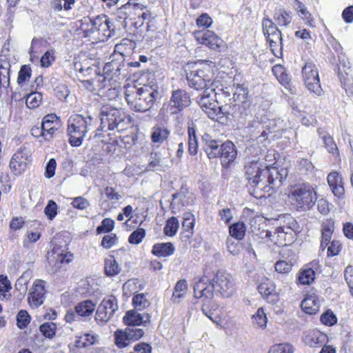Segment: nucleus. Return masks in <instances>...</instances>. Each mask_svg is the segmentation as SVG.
Returning a JSON list of instances; mask_svg holds the SVG:
<instances>
[{"label":"nucleus","instance_id":"052dcab7","mask_svg":"<svg viewBox=\"0 0 353 353\" xmlns=\"http://www.w3.org/2000/svg\"><path fill=\"white\" fill-rule=\"evenodd\" d=\"M145 236V231L143 228H138L129 236L128 241L131 244H139Z\"/></svg>","mask_w":353,"mask_h":353},{"label":"nucleus","instance_id":"2eb2a0df","mask_svg":"<svg viewBox=\"0 0 353 353\" xmlns=\"http://www.w3.org/2000/svg\"><path fill=\"white\" fill-rule=\"evenodd\" d=\"M287 175L286 169L278 170L276 168L268 166V173H266L265 183H264L266 187L265 189H262V191L269 192L270 190L280 187Z\"/></svg>","mask_w":353,"mask_h":353},{"label":"nucleus","instance_id":"e433bc0d","mask_svg":"<svg viewBox=\"0 0 353 353\" xmlns=\"http://www.w3.org/2000/svg\"><path fill=\"white\" fill-rule=\"evenodd\" d=\"M188 152L191 155H195L198 150V142L196 136V131L192 122L188 125Z\"/></svg>","mask_w":353,"mask_h":353},{"label":"nucleus","instance_id":"39448f33","mask_svg":"<svg viewBox=\"0 0 353 353\" xmlns=\"http://www.w3.org/2000/svg\"><path fill=\"white\" fill-rule=\"evenodd\" d=\"M91 117H83L82 115L76 114L68 119V135L69 143L73 147H78L82 144L83 138L89 130L91 125Z\"/></svg>","mask_w":353,"mask_h":353},{"label":"nucleus","instance_id":"f03ea898","mask_svg":"<svg viewBox=\"0 0 353 353\" xmlns=\"http://www.w3.org/2000/svg\"><path fill=\"white\" fill-rule=\"evenodd\" d=\"M100 126L94 135L95 137H103V132L108 131L122 132L130 124L131 118L125 112L108 104L103 105L100 110Z\"/></svg>","mask_w":353,"mask_h":353},{"label":"nucleus","instance_id":"3c124183","mask_svg":"<svg viewBox=\"0 0 353 353\" xmlns=\"http://www.w3.org/2000/svg\"><path fill=\"white\" fill-rule=\"evenodd\" d=\"M332 234V230L327 225L323 226L321 232V248L324 250L329 245Z\"/></svg>","mask_w":353,"mask_h":353},{"label":"nucleus","instance_id":"4d7b16f0","mask_svg":"<svg viewBox=\"0 0 353 353\" xmlns=\"http://www.w3.org/2000/svg\"><path fill=\"white\" fill-rule=\"evenodd\" d=\"M126 330L128 332V337L132 343L139 340L145 333L143 329L137 327H128Z\"/></svg>","mask_w":353,"mask_h":353},{"label":"nucleus","instance_id":"79ce46f5","mask_svg":"<svg viewBox=\"0 0 353 353\" xmlns=\"http://www.w3.org/2000/svg\"><path fill=\"white\" fill-rule=\"evenodd\" d=\"M296 10L299 13L305 23L311 27H314V21L311 14L307 10L305 6L301 1H296Z\"/></svg>","mask_w":353,"mask_h":353},{"label":"nucleus","instance_id":"4c0bfd02","mask_svg":"<svg viewBox=\"0 0 353 353\" xmlns=\"http://www.w3.org/2000/svg\"><path fill=\"white\" fill-rule=\"evenodd\" d=\"M105 272L108 276H115L120 272L121 268L113 256L105 259Z\"/></svg>","mask_w":353,"mask_h":353},{"label":"nucleus","instance_id":"4be33fe9","mask_svg":"<svg viewBox=\"0 0 353 353\" xmlns=\"http://www.w3.org/2000/svg\"><path fill=\"white\" fill-rule=\"evenodd\" d=\"M121 69L120 63L117 61H111L105 64L103 74L110 85H112V82L114 83L120 80Z\"/></svg>","mask_w":353,"mask_h":353},{"label":"nucleus","instance_id":"c03bdc74","mask_svg":"<svg viewBox=\"0 0 353 353\" xmlns=\"http://www.w3.org/2000/svg\"><path fill=\"white\" fill-rule=\"evenodd\" d=\"M75 0H53L51 1V8L55 12L68 11L72 9Z\"/></svg>","mask_w":353,"mask_h":353},{"label":"nucleus","instance_id":"393cba45","mask_svg":"<svg viewBox=\"0 0 353 353\" xmlns=\"http://www.w3.org/2000/svg\"><path fill=\"white\" fill-rule=\"evenodd\" d=\"M205 143L204 150L209 159L219 157L221 153V145L214 139H212L209 134H205L203 137Z\"/></svg>","mask_w":353,"mask_h":353},{"label":"nucleus","instance_id":"864d4df0","mask_svg":"<svg viewBox=\"0 0 353 353\" xmlns=\"http://www.w3.org/2000/svg\"><path fill=\"white\" fill-rule=\"evenodd\" d=\"M322 139L327 151L334 155L338 156L339 154V149L334 141L333 138L328 134H325L322 137Z\"/></svg>","mask_w":353,"mask_h":353},{"label":"nucleus","instance_id":"0eeeda50","mask_svg":"<svg viewBox=\"0 0 353 353\" xmlns=\"http://www.w3.org/2000/svg\"><path fill=\"white\" fill-rule=\"evenodd\" d=\"M216 86L209 87L204 90L197 97V103L210 119L218 121L223 118L224 112L223 107L219 105L216 99Z\"/></svg>","mask_w":353,"mask_h":353},{"label":"nucleus","instance_id":"5fc2aeb1","mask_svg":"<svg viewBox=\"0 0 353 353\" xmlns=\"http://www.w3.org/2000/svg\"><path fill=\"white\" fill-rule=\"evenodd\" d=\"M268 353H294V348L289 343L276 344L271 347Z\"/></svg>","mask_w":353,"mask_h":353},{"label":"nucleus","instance_id":"de8ad7c7","mask_svg":"<svg viewBox=\"0 0 353 353\" xmlns=\"http://www.w3.org/2000/svg\"><path fill=\"white\" fill-rule=\"evenodd\" d=\"M39 330L45 337L52 339L56 334L57 325L52 322H46L40 325Z\"/></svg>","mask_w":353,"mask_h":353},{"label":"nucleus","instance_id":"49530a36","mask_svg":"<svg viewBox=\"0 0 353 353\" xmlns=\"http://www.w3.org/2000/svg\"><path fill=\"white\" fill-rule=\"evenodd\" d=\"M263 32L265 37H270V35L279 30L274 23L265 15L262 21Z\"/></svg>","mask_w":353,"mask_h":353},{"label":"nucleus","instance_id":"69168bd1","mask_svg":"<svg viewBox=\"0 0 353 353\" xmlns=\"http://www.w3.org/2000/svg\"><path fill=\"white\" fill-rule=\"evenodd\" d=\"M17 325L22 329L26 327L30 321V316L26 310H21L17 316Z\"/></svg>","mask_w":353,"mask_h":353},{"label":"nucleus","instance_id":"a18cd8bd","mask_svg":"<svg viewBox=\"0 0 353 353\" xmlns=\"http://www.w3.org/2000/svg\"><path fill=\"white\" fill-rule=\"evenodd\" d=\"M179 227V223L178 219L174 216H172L166 221V224L163 229L164 233L166 236H173L176 234Z\"/></svg>","mask_w":353,"mask_h":353},{"label":"nucleus","instance_id":"58836bf2","mask_svg":"<svg viewBox=\"0 0 353 353\" xmlns=\"http://www.w3.org/2000/svg\"><path fill=\"white\" fill-rule=\"evenodd\" d=\"M315 272L310 267L303 269L299 274L298 283L302 285H309L315 279Z\"/></svg>","mask_w":353,"mask_h":353},{"label":"nucleus","instance_id":"338daca9","mask_svg":"<svg viewBox=\"0 0 353 353\" xmlns=\"http://www.w3.org/2000/svg\"><path fill=\"white\" fill-rule=\"evenodd\" d=\"M57 210V203L54 201L50 200L44 209V212L50 220H52L56 216Z\"/></svg>","mask_w":353,"mask_h":353},{"label":"nucleus","instance_id":"1a4fd4ad","mask_svg":"<svg viewBox=\"0 0 353 353\" xmlns=\"http://www.w3.org/2000/svg\"><path fill=\"white\" fill-rule=\"evenodd\" d=\"M189 86L196 90H205L209 87H215L216 81L213 79L212 72L208 69H199L187 74Z\"/></svg>","mask_w":353,"mask_h":353},{"label":"nucleus","instance_id":"bf43d9fd","mask_svg":"<svg viewBox=\"0 0 353 353\" xmlns=\"http://www.w3.org/2000/svg\"><path fill=\"white\" fill-rule=\"evenodd\" d=\"M29 283V274L23 273L16 281V290L22 292H26L28 290V284Z\"/></svg>","mask_w":353,"mask_h":353},{"label":"nucleus","instance_id":"a878e982","mask_svg":"<svg viewBox=\"0 0 353 353\" xmlns=\"http://www.w3.org/2000/svg\"><path fill=\"white\" fill-rule=\"evenodd\" d=\"M232 99L236 104L241 105L244 108H246L250 104V97L248 95V90L242 85L238 84L236 85Z\"/></svg>","mask_w":353,"mask_h":353},{"label":"nucleus","instance_id":"7ed1b4c3","mask_svg":"<svg viewBox=\"0 0 353 353\" xmlns=\"http://www.w3.org/2000/svg\"><path fill=\"white\" fill-rule=\"evenodd\" d=\"M158 95L159 92L155 88L146 85L139 88H130L125 92V100L130 108L136 112L149 110Z\"/></svg>","mask_w":353,"mask_h":353},{"label":"nucleus","instance_id":"f257e3e1","mask_svg":"<svg viewBox=\"0 0 353 353\" xmlns=\"http://www.w3.org/2000/svg\"><path fill=\"white\" fill-rule=\"evenodd\" d=\"M213 290L219 293L223 297H230L235 292V282L233 276L223 270L216 272L212 279L205 275L200 278L194 284V294L196 299L205 297L206 302L203 304V313L213 322L218 323L212 317L215 309L211 307V299L213 297Z\"/></svg>","mask_w":353,"mask_h":353},{"label":"nucleus","instance_id":"473e14b6","mask_svg":"<svg viewBox=\"0 0 353 353\" xmlns=\"http://www.w3.org/2000/svg\"><path fill=\"white\" fill-rule=\"evenodd\" d=\"M96 305L90 300H85L79 303L74 307L75 313L80 316L88 317L92 314Z\"/></svg>","mask_w":353,"mask_h":353},{"label":"nucleus","instance_id":"774afa93","mask_svg":"<svg viewBox=\"0 0 353 353\" xmlns=\"http://www.w3.org/2000/svg\"><path fill=\"white\" fill-rule=\"evenodd\" d=\"M31 77V68L29 65H23L18 74L17 83L21 84L22 83L28 80Z\"/></svg>","mask_w":353,"mask_h":353},{"label":"nucleus","instance_id":"412c9836","mask_svg":"<svg viewBox=\"0 0 353 353\" xmlns=\"http://www.w3.org/2000/svg\"><path fill=\"white\" fill-rule=\"evenodd\" d=\"M94 77L83 80L82 83L83 85L90 91H99L107 87H112L109 85L108 80L103 74H101L98 72L94 75Z\"/></svg>","mask_w":353,"mask_h":353},{"label":"nucleus","instance_id":"4468645a","mask_svg":"<svg viewBox=\"0 0 353 353\" xmlns=\"http://www.w3.org/2000/svg\"><path fill=\"white\" fill-rule=\"evenodd\" d=\"M190 98L187 92L184 90L178 89L172 92L166 110L170 114H176L190 105Z\"/></svg>","mask_w":353,"mask_h":353},{"label":"nucleus","instance_id":"72a5a7b5","mask_svg":"<svg viewBox=\"0 0 353 353\" xmlns=\"http://www.w3.org/2000/svg\"><path fill=\"white\" fill-rule=\"evenodd\" d=\"M188 290V285L185 280H179L175 285L172 296V301L174 303H179L185 296Z\"/></svg>","mask_w":353,"mask_h":353},{"label":"nucleus","instance_id":"bb28decb","mask_svg":"<svg viewBox=\"0 0 353 353\" xmlns=\"http://www.w3.org/2000/svg\"><path fill=\"white\" fill-rule=\"evenodd\" d=\"M267 41L270 44L271 50L274 56L279 57V54L281 55L283 50V39L281 31L276 30L275 32L270 35V37H265Z\"/></svg>","mask_w":353,"mask_h":353},{"label":"nucleus","instance_id":"5701e85b","mask_svg":"<svg viewBox=\"0 0 353 353\" xmlns=\"http://www.w3.org/2000/svg\"><path fill=\"white\" fill-rule=\"evenodd\" d=\"M97 336L85 333L79 336H77L74 345V353H79L85 350H87L92 345H94L97 340Z\"/></svg>","mask_w":353,"mask_h":353},{"label":"nucleus","instance_id":"e2e57ef3","mask_svg":"<svg viewBox=\"0 0 353 353\" xmlns=\"http://www.w3.org/2000/svg\"><path fill=\"white\" fill-rule=\"evenodd\" d=\"M54 94L60 100H64L69 95V90L65 84L63 83H58L54 88Z\"/></svg>","mask_w":353,"mask_h":353},{"label":"nucleus","instance_id":"cd10ccee","mask_svg":"<svg viewBox=\"0 0 353 353\" xmlns=\"http://www.w3.org/2000/svg\"><path fill=\"white\" fill-rule=\"evenodd\" d=\"M11 65L6 57H0V88L10 86V70Z\"/></svg>","mask_w":353,"mask_h":353},{"label":"nucleus","instance_id":"20e7f679","mask_svg":"<svg viewBox=\"0 0 353 353\" xmlns=\"http://www.w3.org/2000/svg\"><path fill=\"white\" fill-rule=\"evenodd\" d=\"M110 21L106 15H99L93 19L84 17L81 29L85 37L104 41L111 37Z\"/></svg>","mask_w":353,"mask_h":353},{"label":"nucleus","instance_id":"dca6fc26","mask_svg":"<svg viewBox=\"0 0 353 353\" xmlns=\"http://www.w3.org/2000/svg\"><path fill=\"white\" fill-rule=\"evenodd\" d=\"M45 294L44 281L36 280L30 288L28 296V302L30 307L37 308L41 306L44 302Z\"/></svg>","mask_w":353,"mask_h":353},{"label":"nucleus","instance_id":"13d9d810","mask_svg":"<svg viewBox=\"0 0 353 353\" xmlns=\"http://www.w3.org/2000/svg\"><path fill=\"white\" fill-rule=\"evenodd\" d=\"M292 268V263L284 260H279L274 264L276 272L279 274H288Z\"/></svg>","mask_w":353,"mask_h":353},{"label":"nucleus","instance_id":"f3484780","mask_svg":"<svg viewBox=\"0 0 353 353\" xmlns=\"http://www.w3.org/2000/svg\"><path fill=\"white\" fill-rule=\"evenodd\" d=\"M61 125V121L56 114H49L45 116L41 123L43 137L45 140H50Z\"/></svg>","mask_w":353,"mask_h":353},{"label":"nucleus","instance_id":"423d86ee","mask_svg":"<svg viewBox=\"0 0 353 353\" xmlns=\"http://www.w3.org/2000/svg\"><path fill=\"white\" fill-rule=\"evenodd\" d=\"M289 197L297 208L310 209L317 200L314 188L308 183H302L291 188Z\"/></svg>","mask_w":353,"mask_h":353},{"label":"nucleus","instance_id":"6e6d98bb","mask_svg":"<svg viewBox=\"0 0 353 353\" xmlns=\"http://www.w3.org/2000/svg\"><path fill=\"white\" fill-rule=\"evenodd\" d=\"M252 319L254 322L256 323L259 327L263 328L266 326L268 319L262 307L257 310L256 314L253 315Z\"/></svg>","mask_w":353,"mask_h":353},{"label":"nucleus","instance_id":"680f3d73","mask_svg":"<svg viewBox=\"0 0 353 353\" xmlns=\"http://www.w3.org/2000/svg\"><path fill=\"white\" fill-rule=\"evenodd\" d=\"M284 224L281 226L285 229L301 232L300 225L295 219L290 215L284 216Z\"/></svg>","mask_w":353,"mask_h":353},{"label":"nucleus","instance_id":"7c9ffc66","mask_svg":"<svg viewBox=\"0 0 353 353\" xmlns=\"http://www.w3.org/2000/svg\"><path fill=\"white\" fill-rule=\"evenodd\" d=\"M175 250L171 243H156L153 245L152 253L159 257H166L172 255Z\"/></svg>","mask_w":353,"mask_h":353},{"label":"nucleus","instance_id":"c756f323","mask_svg":"<svg viewBox=\"0 0 353 353\" xmlns=\"http://www.w3.org/2000/svg\"><path fill=\"white\" fill-rule=\"evenodd\" d=\"M168 165L165 159L161 158L159 153H151L148 164L146 167L147 170H163L168 168Z\"/></svg>","mask_w":353,"mask_h":353},{"label":"nucleus","instance_id":"b1692460","mask_svg":"<svg viewBox=\"0 0 353 353\" xmlns=\"http://www.w3.org/2000/svg\"><path fill=\"white\" fill-rule=\"evenodd\" d=\"M327 183L334 194L341 197L345 192L343 185L342 177L336 172H332L327 176Z\"/></svg>","mask_w":353,"mask_h":353},{"label":"nucleus","instance_id":"9d476101","mask_svg":"<svg viewBox=\"0 0 353 353\" xmlns=\"http://www.w3.org/2000/svg\"><path fill=\"white\" fill-rule=\"evenodd\" d=\"M302 77L307 89L317 96H321L323 89L320 84L319 72L316 65L312 62H306L302 68Z\"/></svg>","mask_w":353,"mask_h":353},{"label":"nucleus","instance_id":"6e6552de","mask_svg":"<svg viewBox=\"0 0 353 353\" xmlns=\"http://www.w3.org/2000/svg\"><path fill=\"white\" fill-rule=\"evenodd\" d=\"M245 174L249 184L254 188L256 194L258 191L265 189L264 185L266 173H268V166L260 161H252L245 165Z\"/></svg>","mask_w":353,"mask_h":353},{"label":"nucleus","instance_id":"37998d69","mask_svg":"<svg viewBox=\"0 0 353 353\" xmlns=\"http://www.w3.org/2000/svg\"><path fill=\"white\" fill-rule=\"evenodd\" d=\"M274 19L281 26H287L292 21L290 12L283 8H279L275 10Z\"/></svg>","mask_w":353,"mask_h":353},{"label":"nucleus","instance_id":"6ab92c4d","mask_svg":"<svg viewBox=\"0 0 353 353\" xmlns=\"http://www.w3.org/2000/svg\"><path fill=\"white\" fill-rule=\"evenodd\" d=\"M299 232L279 226L274 232L275 243L283 245H290L294 241L297 234Z\"/></svg>","mask_w":353,"mask_h":353},{"label":"nucleus","instance_id":"a211bd4d","mask_svg":"<svg viewBox=\"0 0 353 353\" xmlns=\"http://www.w3.org/2000/svg\"><path fill=\"white\" fill-rule=\"evenodd\" d=\"M257 289L268 303L276 304L279 301V295L276 290V285L269 279H267L265 282L261 283Z\"/></svg>","mask_w":353,"mask_h":353},{"label":"nucleus","instance_id":"0e129e2a","mask_svg":"<svg viewBox=\"0 0 353 353\" xmlns=\"http://www.w3.org/2000/svg\"><path fill=\"white\" fill-rule=\"evenodd\" d=\"M114 221L109 218L104 219L101 225L98 226L97 228V232L98 234H101L103 232H110L114 228Z\"/></svg>","mask_w":353,"mask_h":353},{"label":"nucleus","instance_id":"603ef678","mask_svg":"<svg viewBox=\"0 0 353 353\" xmlns=\"http://www.w3.org/2000/svg\"><path fill=\"white\" fill-rule=\"evenodd\" d=\"M194 222V215L191 213H185L182 223L183 230L189 232L190 234H192Z\"/></svg>","mask_w":353,"mask_h":353},{"label":"nucleus","instance_id":"9b49d317","mask_svg":"<svg viewBox=\"0 0 353 353\" xmlns=\"http://www.w3.org/2000/svg\"><path fill=\"white\" fill-rule=\"evenodd\" d=\"M117 299L114 296L105 297L98 305L94 319L97 324L103 325L107 323L118 310Z\"/></svg>","mask_w":353,"mask_h":353},{"label":"nucleus","instance_id":"ddd939ff","mask_svg":"<svg viewBox=\"0 0 353 353\" xmlns=\"http://www.w3.org/2000/svg\"><path fill=\"white\" fill-rule=\"evenodd\" d=\"M31 152L25 145L21 147L12 156L10 167L15 175H19L27 168L30 161Z\"/></svg>","mask_w":353,"mask_h":353},{"label":"nucleus","instance_id":"c85d7f7f","mask_svg":"<svg viewBox=\"0 0 353 353\" xmlns=\"http://www.w3.org/2000/svg\"><path fill=\"white\" fill-rule=\"evenodd\" d=\"M302 310L307 314H316L320 307V302L314 295H310L305 297L301 302Z\"/></svg>","mask_w":353,"mask_h":353},{"label":"nucleus","instance_id":"f704fd0d","mask_svg":"<svg viewBox=\"0 0 353 353\" xmlns=\"http://www.w3.org/2000/svg\"><path fill=\"white\" fill-rule=\"evenodd\" d=\"M245 232L246 225L242 221L234 223L229 227L230 235L237 240L243 239L245 236Z\"/></svg>","mask_w":353,"mask_h":353},{"label":"nucleus","instance_id":"aec40b11","mask_svg":"<svg viewBox=\"0 0 353 353\" xmlns=\"http://www.w3.org/2000/svg\"><path fill=\"white\" fill-rule=\"evenodd\" d=\"M221 150L219 157L221 159L222 164L228 166L236 157V147L232 141H227L221 145Z\"/></svg>","mask_w":353,"mask_h":353},{"label":"nucleus","instance_id":"a19ab883","mask_svg":"<svg viewBox=\"0 0 353 353\" xmlns=\"http://www.w3.org/2000/svg\"><path fill=\"white\" fill-rule=\"evenodd\" d=\"M114 342L119 348H123L131 343V340L128 337V332L126 330H118L114 332Z\"/></svg>","mask_w":353,"mask_h":353},{"label":"nucleus","instance_id":"09e8293b","mask_svg":"<svg viewBox=\"0 0 353 353\" xmlns=\"http://www.w3.org/2000/svg\"><path fill=\"white\" fill-rule=\"evenodd\" d=\"M338 59L339 62L338 66L339 75L342 77H343V73L348 74V70H350V63L342 52L338 54Z\"/></svg>","mask_w":353,"mask_h":353},{"label":"nucleus","instance_id":"f8f14e48","mask_svg":"<svg viewBox=\"0 0 353 353\" xmlns=\"http://www.w3.org/2000/svg\"><path fill=\"white\" fill-rule=\"evenodd\" d=\"M194 37L198 42L208 46L210 49L217 51H223L225 49L223 40L214 34V32L208 30L195 31Z\"/></svg>","mask_w":353,"mask_h":353},{"label":"nucleus","instance_id":"ea45409f","mask_svg":"<svg viewBox=\"0 0 353 353\" xmlns=\"http://www.w3.org/2000/svg\"><path fill=\"white\" fill-rule=\"evenodd\" d=\"M321 336L320 332L317 331H308L303 336V341L310 347H317L319 345H321L322 341L320 340Z\"/></svg>","mask_w":353,"mask_h":353},{"label":"nucleus","instance_id":"2f4dec72","mask_svg":"<svg viewBox=\"0 0 353 353\" xmlns=\"http://www.w3.org/2000/svg\"><path fill=\"white\" fill-rule=\"evenodd\" d=\"M123 321L128 327H137L142 324L145 325L147 323L146 321H143V316L134 310L128 311Z\"/></svg>","mask_w":353,"mask_h":353},{"label":"nucleus","instance_id":"8fccbe9b","mask_svg":"<svg viewBox=\"0 0 353 353\" xmlns=\"http://www.w3.org/2000/svg\"><path fill=\"white\" fill-rule=\"evenodd\" d=\"M42 101V94L40 92H32L28 95L26 100V105L30 109L37 108Z\"/></svg>","mask_w":353,"mask_h":353},{"label":"nucleus","instance_id":"c9c22d12","mask_svg":"<svg viewBox=\"0 0 353 353\" xmlns=\"http://www.w3.org/2000/svg\"><path fill=\"white\" fill-rule=\"evenodd\" d=\"M170 134V131L163 126H154L152 128L151 139L154 143H162L166 140Z\"/></svg>","mask_w":353,"mask_h":353}]
</instances>
